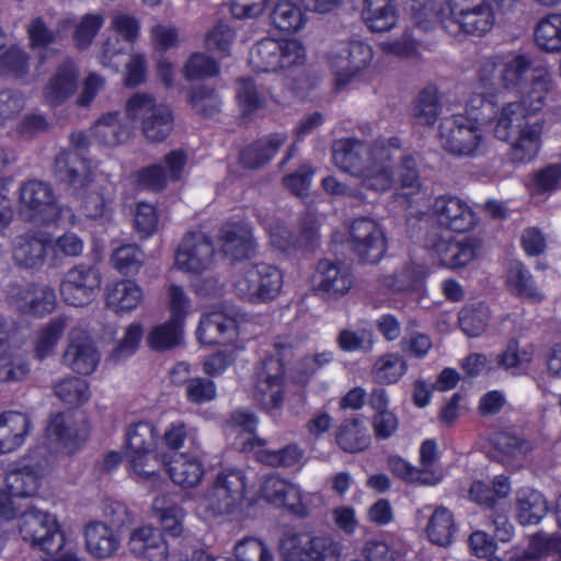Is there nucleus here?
Segmentation results:
<instances>
[{
  "label": "nucleus",
  "mask_w": 561,
  "mask_h": 561,
  "mask_svg": "<svg viewBox=\"0 0 561 561\" xmlns=\"http://www.w3.org/2000/svg\"><path fill=\"white\" fill-rule=\"evenodd\" d=\"M78 87V70L70 60L64 61L49 79L44 94L51 105H59L75 93Z\"/></svg>",
  "instance_id": "obj_30"
},
{
  "label": "nucleus",
  "mask_w": 561,
  "mask_h": 561,
  "mask_svg": "<svg viewBox=\"0 0 561 561\" xmlns=\"http://www.w3.org/2000/svg\"><path fill=\"white\" fill-rule=\"evenodd\" d=\"M100 359V352L91 336L81 329H72L62 354V363L77 374L90 375L98 367Z\"/></svg>",
  "instance_id": "obj_18"
},
{
  "label": "nucleus",
  "mask_w": 561,
  "mask_h": 561,
  "mask_svg": "<svg viewBox=\"0 0 561 561\" xmlns=\"http://www.w3.org/2000/svg\"><path fill=\"white\" fill-rule=\"evenodd\" d=\"M548 513L545 496L530 488H523L516 494V517L522 525H537Z\"/></svg>",
  "instance_id": "obj_36"
},
{
  "label": "nucleus",
  "mask_w": 561,
  "mask_h": 561,
  "mask_svg": "<svg viewBox=\"0 0 561 561\" xmlns=\"http://www.w3.org/2000/svg\"><path fill=\"white\" fill-rule=\"evenodd\" d=\"M352 286L353 276L346 265L330 260L318 262L314 291L320 298L327 301L339 300L350 291Z\"/></svg>",
  "instance_id": "obj_16"
},
{
  "label": "nucleus",
  "mask_w": 561,
  "mask_h": 561,
  "mask_svg": "<svg viewBox=\"0 0 561 561\" xmlns=\"http://www.w3.org/2000/svg\"><path fill=\"white\" fill-rule=\"evenodd\" d=\"M433 211L440 226L456 232L468 231L474 222V215L470 207L456 196L437 197Z\"/></svg>",
  "instance_id": "obj_21"
},
{
  "label": "nucleus",
  "mask_w": 561,
  "mask_h": 561,
  "mask_svg": "<svg viewBox=\"0 0 561 561\" xmlns=\"http://www.w3.org/2000/svg\"><path fill=\"white\" fill-rule=\"evenodd\" d=\"M31 428L30 417L21 412L8 411L0 414V453L19 448Z\"/></svg>",
  "instance_id": "obj_27"
},
{
  "label": "nucleus",
  "mask_w": 561,
  "mask_h": 561,
  "mask_svg": "<svg viewBox=\"0 0 561 561\" xmlns=\"http://www.w3.org/2000/svg\"><path fill=\"white\" fill-rule=\"evenodd\" d=\"M270 91L263 85H257L252 79L239 80L237 95L240 105L245 112H252L265 106Z\"/></svg>",
  "instance_id": "obj_56"
},
{
  "label": "nucleus",
  "mask_w": 561,
  "mask_h": 561,
  "mask_svg": "<svg viewBox=\"0 0 561 561\" xmlns=\"http://www.w3.org/2000/svg\"><path fill=\"white\" fill-rule=\"evenodd\" d=\"M126 458L133 471L144 479H156L162 467L156 454V427L138 422L127 432Z\"/></svg>",
  "instance_id": "obj_9"
},
{
  "label": "nucleus",
  "mask_w": 561,
  "mask_h": 561,
  "mask_svg": "<svg viewBox=\"0 0 561 561\" xmlns=\"http://www.w3.org/2000/svg\"><path fill=\"white\" fill-rule=\"evenodd\" d=\"M553 81L549 69L546 66L539 65L534 68V75L530 79V85L526 91L522 92V100L518 102L523 104L524 111L529 114H535L545 106L548 93L551 91Z\"/></svg>",
  "instance_id": "obj_32"
},
{
  "label": "nucleus",
  "mask_w": 561,
  "mask_h": 561,
  "mask_svg": "<svg viewBox=\"0 0 561 561\" xmlns=\"http://www.w3.org/2000/svg\"><path fill=\"white\" fill-rule=\"evenodd\" d=\"M536 67L533 57L528 54L504 56L501 88L516 93L522 92L530 79V72L533 76Z\"/></svg>",
  "instance_id": "obj_29"
},
{
  "label": "nucleus",
  "mask_w": 561,
  "mask_h": 561,
  "mask_svg": "<svg viewBox=\"0 0 561 561\" xmlns=\"http://www.w3.org/2000/svg\"><path fill=\"white\" fill-rule=\"evenodd\" d=\"M126 115L140 121V128L149 142H162L174 127V116L168 105L157 103L151 95L134 94L126 102Z\"/></svg>",
  "instance_id": "obj_6"
},
{
  "label": "nucleus",
  "mask_w": 561,
  "mask_h": 561,
  "mask_svg": "<svg viewBox=\"0 0 561 561\" xmlns=\"http://www.w3.org/2000/svg\"><path fill=\"white\" fill-rule=\"evenodd\" d=\"M275 355L264 358L256 368L254 399L263 409H277L283 402L284 394V365L293 355L291 344L284 341L274 343Z\"/></svg>",
  "instance_id": "obj_5"
},
{
  "label": "nucleus",
  "mask_w": 561,
  "mask_h": 561,
  "mask_svg": "<svg viewBox=\"0 0 561 561\" xmlns=\"http://www.w3.org/2000/svg\"><path fill=\"white\" fill-rule=\"evenodd\" d=\"M443 93L435 84L419 91L411 106V117L416 125L432 127L443 113Z\"/></svg>",
  "instance_id": "obj_25"
},
{
  "label": "nucleus",
  "mask_w": 561,
  "mask_h": 561,
  "mask_svg": "<svg viewBox=\"0 0 561 561\" xmlns=\"http://www.w3.org/2000/svg\"><path fill=\"white\" fill-rule=\"evenodd\" d=\"M0 77L27 84L34 80L32 56L23 47L11 45L0 53Z\"/></svg>",
  "instance_id": "obj_26"
},
{
  "label": "nucleus",
  "mask_w": 561,
  "mask_h": 561,
  "mask_svg": "<svg viewBox=\"0 0 561 561\" xmlns=\"http://www.w3.org/2000/svg\"><path fill=\"white\" fill-rule=\"evenodd\" d=\"M65 327V319L55 318L43 328L37 337L35 347V355L38 359H44L53 352L64 333Z\"/></svg>",
  "instance_id": "obj_62"
},
{
  "label": "nucleus",
  "mask_w": 561,
  "mask_h": 561,
  "mask_svg": "<svg viewBox=\"0 0 561 561\" xmlns=\"http://www.w3.org/2000/svg\"><path fill=\"white\" fill-rule=\"evenodd\" d=\"M362 18L374 32H387L397 22V9L393 0H364Z\"/></svg>",
  "instance_id": "obj_38"
},
{
  "label": "nucleus",
  "mask_w": 561,
  "mask_h": 561,
  "mask_svg": "<svg viewBox=\"0 0 561 561\" xmlns=\"http://www.w3.org/2000/svg\"><path fill=\"white\" fill-rule=\"evenodd\" d=\"M425 247L439 263L449 268H459L468 265L477 257V244L471 239L454 242L431 231L426 236Z\"/></svg>",
  "instance_id": "obj_19"
},
{
  "label": "nucleus",
  "mask_w": 561,
  "mask_h": 561,
  "mask_svg": "<svg viewBox=\"0 0 561 561\" xmlns=\"http://www.w3.org/2000/svg\"><path fill=\"white\" fill-rule=\"evenodd\" d=\"M528 114L524 111L523 104L510 102L504 105L495 118L493 127L494 137L501 141H510L524 131L526 126L531 125L527 121Z\"/></svg>",
  "instance_id": "obj_33"
},
{
  "label": "nucleus",
  "mask_w": 561,
  "mask_h": 561,
  "mask_svg": "<svg viewBox=\"0 0 561 561\" xmlns=\"http://www.w3.org/2000/svg\"><path fill=\"white\" fill-rule=\"evenodd\" d=\"M5 329L7 322L0 317V335L4 333ZM28 373L30 367L26 360L11 353L8 340L0 336V382L20 381Z\"/></svg>",
  "instance_id": "obj_39"
},
{
  "label": "nucleus",
  "mask_w": 561,
  "mask_h": 561,
  "mask_svg": "<svg viewBox=\"0 0 561 561\" xmlns=\"http://www.w3.org/2000/svg\"><path fill=\"white\" fill-rule=\"evenodd\" d=\"M171 480L184 488H193L201 481L204 470L196 458H190L184 454L176 455L169 463L168 469Z\"/></svg>",
  "instance_id": "obj_40"
},
{
  "label": "nucleus",
  "mask_w": 561,
  "mask_h": 561,
  "mask_svg": "<svg viewBox=\"0 0 561 561\" xmlns=\"http://www.w3.org/2000/svg\"><path fill=\"white\" fill-rule=\"evenodd\" d=\"M426 531L433 543L449 546L456 531L453 514L443 506L437 507L431 516Z\"/></svg>",
  "instance_id": "obj_49"
},
{
  "label": "nucleus",
  "mask_w": 561,
  "mask_h": 561,
  "mask_svg": "<svg viewBox=\"0 0 561 561\" xmlns=\"http://www.w3.org/2000/svg\"><path fill=\"white\" fill-rule=\"evenodd\" d=\"M541 125L538 122L526 126L512 144L510 159L513 162L525 163L531 161L538 153Z\"/></svg>",
  "instance_id": "obj_41"
},
{
  "label": "nucleus",
  "mask_w": 561,
  "mask_h": 561,
  "mask_svg": "<svg viewBox=\"0 0 561 561\" xmlns=\"http://www.w3.org/2000/svg\"><path fill=\"white\" fill-rule=\"evenodd\" d=\"M101 274L93 265L79 264L70 268L61 284L60 295L71 306L88 305L99 293Z\"/></svg>",
  "instance_id": "obj_14"
},
{
  "label": "nucleus",
  "mask_w": 561,
  "mask_h": 561,
  "mask_svg": "<svg viewBox=\"0 0 561 561\" xmlns=\"http://www.w3.org/2000/svg\"><path fill=\"white\" fill-rule=\"evenodd\" d=\"M56 305V294L48 286L36 287L28 300L19 305V309L24 313L44 316L54 311Z\"/></svg>",
  "instance_id": "obj_61"
},
{
  "label": "nucleus",
  "mask_w": 561,
  "mask_h": 561,
  "mask_svg": "<svg viewBox=\"0 0 561 561\" xmlns=\"http://www.w3.org/2000/svg\"><path fill=\"white\" fill-rule=\"evenodd\" d=\"M28 45L33 50L47 48L57 42L58 33L51 30L42 16L31 21L26 27Z\"/></svg>",
  "instance_id": "obj_64"
},
{
  "label": "nucleus",
  "mask_w": 561,
  "mask_h": 561,
  "mask_svg": "<svg viewBox=\"0 0 561 561\" xmlns=\"http://www.w3.org/2000/svg\"><path fill=\"white\" fill-rule=\"evenodd\" d=\"M273 25L284 32L295 33L305 24V16L301 9L289 0H279L272 13Z\"/></svg>",
  "instance_id": "obj_50"
},
{
  "label": "nucleus",
  "mask_w": 561,
  "mask_h": 561,
  "mask_svg": "<svg viewBox=\"0 0 561 561\" xmlns=\"http://www.w3.org/2000/svg\"><path fill=\"white\" fill-rule=\"evenodd\" d=\"M141 298L142 293L137 284L122 280L107 290L106 305L115 312H129L139 305Z\"/></svg>",
  "instance_id": "obj_42"
},
{
  "label": "nucleus",
  "mask_w": 561,
  "mask_h": 561,
  "mask_svg": "<svg viewBox=\"0 0 561 561\" xmlns=\"http://www.w3.org/2000/svg\"><path fill=\"white\" fill-rule=\"evenodd\" d=\"M196 333L203 344H227L237 336V322L222 311L207 312L202 316Z\"/></svg>",
  "instance_id": "obj_24"
},
{
  "label": "nucleus",
  "mask_w": 561,
  "mask_h": 561,
  "mask_svg": "<svg viewBox=\"0 0 561 561\" xmlns=\"http://www.w3.org/2000/svg\"><path fill=\"white\" fill-rule=\"evenodd\" d=\"M280 44L273 38H264L255 44L250 51L249 62L260 72L279 70Z\"/></svg>",
  "instance_id": "obj_44"
},
{
  "label": "nucleus",
  "mask_w": 561,
  "mask_h": 561,
  "mask_svg": "<svg viewBox=\"0 0 561 561\" xmlns=\"http://www.w3.org/2000/svg\"><path fill=\"white\" fill-rule=\"evenodd\" d=\"M19 531L23 540L47 554L43 561H80L70 551H61L65 535L56 518L41 510L28 506L20 516Z\"/></svg>",
  "instance_id": "obj_3"
},
{
  "label": "nucleus",
  "mask_w": 561,
  "mask_h": 561,
  "mask_svg": "<svg viewBox=\"0 0 561 561\" xmlns=\"http://www.w3.org/2000/svg\"><path fill=\"white\" fill-rule=\"evenodd\" d=\"M335 442L345 453L356 454L370 445V435L359 417L344 420L335 432Z\"/></svg>",
  "instance_id": "obj_37"
},
{
  "label": "nucleus",
  "mask_w": 561,
  "mask_h": 561,
  "mask_svg": "<svg viewBox=\"0 0 561 561\" xmlns=\"http://www.w3.org/2000/svg\"><path fill=\"white\" fill-rule=\"evenodd\" d=\"M53 390L60 401L69 405H81L90 398L88 382L75 376L58 380L55 382Z\"/></svg>",
  "instance_id": "obj_51"
},
{
  "label": "nucleus",
  "mask_w": 561,
  "mask_h": 561,
  "mask_svg": "<svg viewBox=\"0 0 561 561\" xmlns=\"http://www.w3.org/2000/svg\"><path fill=\"white\" fill-rule=\"evenodd\" d=\"M535 41L545 51H561V13L548 14L538 22L535 28Z\"/></svg>",
  "instance_id": "obj_48"
},
{
  "label": "nucleus",
  "mask_w": 561,
  "mask_h": 561,
  "mask_svg": "<svg viewBox=\"0 0 561 561\" xmlns=\"http://www.w3.org/2000/svg\"><path fill=\"white\" fill-rule=\"evenodd\" d=\"M442 148L455 157L473 158L484 151V135L478 124L468 116L453 115L438 127Z\"/></svg>",
  "instance_id": "obj_7"
},
{
  "label": "nucleus",
  "mask_w": 561,
  "mask_h": 561,
  "mask_svg": "<svg viewBox=\"0 0 561 561\" xmlns=\"http://www.w3.org/2000/svg\"><path fill=\"white\" fill-rule=\"evenodd\" d=\"M442 27L456 34L460 30L472 35L488 33L495 23V13L485 0H447L446 9L436 13Z\"/></svg>",
  "instance_id": "obj_4"
},
{
  "label": "nucleus",
  "mask_w": 561,
  "mask_h": 561,
  "mask_svg": "<svg viewBox=\"0 0 561 561\" xmlns=\"http://www.w3.org/2000/svg\"><path fill=\"white\" fill-rule=\"evenodd\" d=\"M285 134H272L259 139L240 152V162L244 168L259 169L268 162L286 142Z\"/></svg>",
  "instance_id": "obj_34"
},
{
  "label": "nucleus",
  "mask_w": 561,
  "mask_h": 561,
  "mask_svg": "<svg viewBox=\"0 0 561 561\" xmlns=\"http://www.w3.org/2000/svg\"><path fill=\"white\" fill-rule=\"evenodd\" d=\"M489 309L483 304L463 307L458 317L460 329L468 336H478L484 332L489 322Z\"/></svg>",
  "instance_id": "obj_54"
},
{
  "label": "nucleus",
  "mask_w": 561,
  "mask_h": 561,
  "mask_svg": "<svg viewBox=\"0 0 561 561\" xmlns=\"http://www.w3.org/2000/svg\"><path fill=\"white\" fill-rule=\"evenodd\" d=\"M46 433L51 442L67 453H71L82 442L76 426L75 415L70 411L53 414L46 427Z\"/></svg>",
  "instance_id": "obj_31"
},
{
  "label": "nucleus",
  "mask_w": 561,
  "mask_h": 561,
  "mask_svg": "<svg viewBox=\"0 0 561 561\" xmlns=\"http://www.w3.org/2000/svg\"><path fill=\"white\" fill-rule=\"evenodd\" d=\"M506 282L513 294L536 301L541 299V295L533 280L530 272L522 262H510Z\"/></svg>",
  "instance_id": "obj_46"
},
{
  "label": "nucleus",
  "mask_w": 561,
  "mask_h": 561,
  "mask_svg": "<svg viewBox=\"0 0 561 561\" xmlns=\"http://www.w3.org/2000/svg\"><path fill=\"white\" fill-rule=\"evenodd\" d=\"M145 260L144 252L136 244L118 247L112 254L113 266L124 275H134L141 267Z\"/></svg>",
  "instance_id": "obj_58"
},
{
  "label": "nucleus",
  "mask_w": 561,
  "mask_h": 561,
  "mask_svg": "<svg viewBox=\"0 0 561 561\" xmlns=\"http://www.w3.org/2000/svg\"><path fill=\"white\" fill-rule=\"evenodd\" d=\"M247 476L241 469H226L219 472L211 486L205 492L206 510L214 516L236 515L242 510Z\"/></svg>",
  "instance_id": "obj_8"
},
{
  "label": "nucleus",
  "mask_w": 561,
  "mask_h": 561,
  "mask_svg": "<svg viewBox=\"0 0 561 561\" xmlns=\"http://www.w3.org/2000/svg\"><path fill=\"white\" fill-rule=\"evenodd\" d=\"M215 248L213 240L203 231L188 232L184 236L175 253L179 270L201 274L213 264Z\"/></svg>",
  "instance_id": "obj_15"
},
{
  "label": "nucleus",
  "mask_w": 561,
  "mask_h": 561,
  "mask_svg": "<svg viewBox=\"0 0 561 561\" xmlns=\"http://www.w3.org/2000/svg\"><path fill=\"white\" fill-rule=\"evenodd\" d=\"M353 253L363 263H378L387 250L381 227L367 217L356 218L350 227Z\"/></svg>",
  "instance_id": "obj_13"
},
{
  "label": "nucleus",
  "mask_w": 561,
  "mask_h": 561,
  "mask_svg": "<svg viewBox=\"0 0 561 561\" xmlns=\"http://www.w3.org/2000/svg\"><path fill=\"white\" fill-rule=\"evenodd\" d=\"M399 149L396 137L371 144L341 138L332 145V158L340 170L358 178L363 187L385 193L396 183L393 161Z\"/></svg>",
  "instance_id": "obj_1"
},
{
  "label": "nucleus",
  "mask_w": 561,
  "mask_h": 561,
  "mask_svg": "<svg viewBox=\"0 0 561 561\" xmlns=\"http://www.w3.org/2000/svg\"><path fill=\"white\" fill-rule=\"evenodd\" d=\"M219 73L217 61L202 53L192 54L184 66V75L188 80L215 77Z\"/></svg>",
  "instance_id": "obj_63"
},
{
  "label": "nucleus",
  "mask_w": 561,
  "mask_h": 561,
  "mask_svg": "<svg viewBox=\"0 0 561 561\" xmlns=\"http://www.w3.org/2000/svg\"><path fill=\"white\" fill-rule=\"evenodd\" d=\"M49 240L42 232L27 231L13 241V260L24 267L39 270L46 262Z\"/></svg>",
  "instance_id": "obj_22"
},
{
  "label": "nucleus",
  "mask_w": 561,
  "mask_h": 561,
  "mask_svg": "<svg viewBox=\"0 0 561 561\" xmlns=\"http://www.w3.org/2000/svg\"><path fill=\"white\" fill-rule=\"evenodd\" d=\"M94 138L105 146H117L129 135L127 127L119 122V113L112 112L102 115L92 129Z\"/></svg>",
  "instance_id": "obj_45"
},
{
  "label": "nucleus",
  "mask_w": 561,
  "mask_h": 561,
  "mask_svg": "<svg viewBox=\"0 0 561 561\" xmlns=\"http://www.w3.org/2000/svg\"><path fill=\"white\" fill-rule=\"evenodd\" d=\"M279 546L288 561H340L342 554L340 542L327 535L287 531Z\"/></svg>",
  "instance_id": "obj_11"
},
{
  "label": "nucleus",
  "mask_w": 561,
  "mask_h": 561,
  "mask_svg": "<svg viewBox=\"0 0 561 561\" xmlns=\"http://www.w3.org/2000/svg\"><path fill=\"white\" fill-rule=\"evenodd\" d=\"M219 239L225 256L232 261L248 259L255 243L251 228L241 222H226L219 230Z\"/></svg>",
  "instance_id": "obj_23"
},
{
  "label": "nucleus",
  "mask_w": 561,
  "mask_h": 561,
  "mask_svg": "<svg viewBox=\"0 0 561 561\" xmlns=\"http://www.w3.org/2000/svg\"><path fill=\"white\" fill-rule=\"evenodd\" d=\"M408 370V363L398 353L380 356L373 366V379L379 385H391L399 381Z\"/></svg>",
  "instance_id": "obj_47"
},
{
  "label": "nucleus",
  "mask_w": 561,
  "mask_h": 561,
  "mask_svg": "<svg viewBox=\"0 0 561 561\" xmlns=\"http://www.w3.org/2000/svg\"><path fill=\"white\" fill-rule=\"evenodd\" d=\"M318 221L311 214H306L300 219L299 237L293 236L288 230L284 229L278 239L277 233H272V242L283 251L293 248L313 250L318 245Z\"/></svg>",
  "instance_id": "obj_35"
},
{
  "label": "nucleus",
  "mask_w": 561,
  "mask_h": 561,
  "mask_svg": "<svg viewBox=\"0 0 561 561\" xmlns=\"http://www.w3.org/2000/svg\"><path fill=\"white\" fill-rule=\"evenodd\" d=\"M104 24V16L100 13H87L76 25L73 33L75 46L79 50L88 49L96 34Z\"/></svg>",
  "instance_id": "obj_59"
},
{
  "label": "nucleus",
  "mask_w": 561,
  "mask_h": 561,
  "mask_svg": "<svg viewBox=\"0 0 561 561\" xmlns=\"http://www.w3.org/2000/svg\"><path fill=\"white\" fill-rule=\"evenodd\" d=\"M127 547L135 557L148 561H165L169 556V548L161 530L151 526L133 529Z\"/></svg>",
  "instance_id": "obj_20"
},
{
  "label": "nucleus",
  "mask_w": 561,
  "mask_h": 561,
  "mask_svg": "<svg viewBox=\"0 0 561 561\" xmlns=\"http://www.w3.org/2000/svg\"><path fill=\"white\" fill-rule=\"evenodd\" d=\"M336 344L343 352H370L374 346V333L370 329H343L336 336Z\"/></svg>",
  "instance_id": "obj_57"
},
{
  "label": "nucleus",
  "mask_w": 561,
  "mask_h": 561,
  "mask_svg": "<svg viewBox=\"0 0 561 561\" xmlns=\"http://www.w3.org/2000/svg\"><path fill=\"white\" fill-rule=\"evenodd\" d=\"M182 325L170 319L165 323L154 327L148 335V344L154 351H165L180 344Z\"/></svg>",
  "instance_id": "obj_55"
},
{
  "label": "nucleus",
  "mask_w": 561,
  "mask_h": 561,
  "mask_svg": "<svg viewBox=\"0 0 561 561\" xmlns=\"http://www.w3.org/2000/svg\"><path fill=\"white\" fill-rule=\"evenodd\" d=\"M559 545L560 540L558 537L539 533L530 538L527 549L523 552L513 553L508 557L507 561H534L543 553L557 549Z\"/></svg>",
  "instance_id": "obj_60"
},
{
  "label": "nucleus",
  "mask_w": 561,
  "mask_h": 561,
  "mask_svg": "<svg viewBox=\"0 0 561 561\" xmlns=\"http://www.w3.org/2000/svg\"><path fill=\"white\" fill-rule=\"evenodd\" d=\"M304 454V450L297 444H289L277 450L261 448L256 450L255 458L259 462L268 467L289 468L299 463Z\"/></svg>",
  "instance_id": "obj_53"
},
{
  "label": "nucleus",
  "mask_w": 561,
  "mask_h": 561,
  "mask_svg": "<svg viewBox=\"0 0 561 561\" xmlns=\"http://www.w3.org/2000/svg\"><path fill=\"white\" fill-rule=\"evenodd\" d=\"M20 210L27 220L47 225L60 218L62 208L50 184L32 180L20 187Z\"/></svg>",
  "instance_id": "obj_12"
},
{
  "label": "nucleus",
  "mask_w": 561,
  "mask_h": 561,
  "mask_svg": "<svg viewBox=\"0 0 561 561\" xmlns=\"http://www.w3.org/2000/svg\"><path fill=\"white\" fill-rule=\"evenodd\" d=\"M192 110L203 117H214L220 111L221 100L217 91L209 85L199 84L188 92Z\"/></svg>",
  "instance_id": "obj_52"
},
{
  "label": "nucleus",
  "mask_w": 561,
  "mask_h": 561,
  "mask_svg": "<svg viewBox=\"0 0 561 561\" xmlns=\"http://www.w3.org/2000/svg\"><path fill=\"white\" fill-rule=\"evenodd\" d=\"M87 551L94 558H110L117 551L119 539L105 523L93 520L84 527Z\"/></svg>",
  "instance_id": "obj_28"
},
{
  "label": "nucleus",
  "mask_w": 561,
  "mask_h": 561,
  "mask_svg": "<svg viewBox=\"0 0 561 561\" xmlns=\"http://www.w3.org/2000/svg\"><path fill=\"white\" fill-rule=\"evenodd\" d=\"M371 48L362 42L343 44L332 53L330 64L337 88L346 85L371 60Z\"/></svg>",
  "instance_id": "obj_17"
},
{
  "label": "nucleus",
  "mask_w": 561,
  "mask_h": 561,
  "mask_svg": "<svg viewBox=\"0 0 561 561\" xmlns=\"http://www.w3.org/2000/svg\"><path fill=\"white\" fill-rule=\"evenodd\" d=\"M54 175L70 193L82 199L87 217L101 218L107 214L113 202L108 187L93 182L89 163L79 152L62 150L54 161Z\"/></svg>",
  "instance_id": "obj_2"
},
{
  "label": "nucleus",
  "mask_w": 561,
  "mask_h": 561,
  "mask_svg": "<svg viewBox=\"0 0 561 561\" xmlns=\"http://www.w3.org/2000/svg\"><path fill=\"white\" fill-rule=\"evenodd\" d=\"M41 476L34 466H22L7 474L5 482L14 497H32L37 493Z\"/></svg>",
  "instance_id": "obj_43"
},
{
  "label": "nucleus",
  "mask_w": 561,
  "mask_h": 561,
  "mask_svg": "<svg viewBox=\"0 0 561 561\" xmlns=\"http://www.w3.org/2000/svg\"><path fill=\"white\" fill-rule=\"evenodd\" d=\"M283 287V274L274 265H249L234 280L236 295L249 302H267L275 299Z\"/></svg>",
  "instance_id": "obj_10"
}]
</instances>
